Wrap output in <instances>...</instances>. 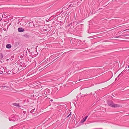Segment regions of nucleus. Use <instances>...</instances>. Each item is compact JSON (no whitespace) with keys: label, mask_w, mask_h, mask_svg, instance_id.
I'll return each mask as SVG.
<instances>
[{"label":"nucleus","mask_w":129,"mask_h":129,"mask_svg":"<svg viewBox=\"0 0 129 129\" xmlns=\"http://www.w3.org/2000/svg\"><path fill=\"white\" fill-rule=\"evenodd\" d=\"M11 45L10 44H8L6 45V47L8 49H10L11 47Z\"/></svg>","instance_id":"obj_10"},{"label":"nucleus","mask_w":129,"mask_h":129,"mask_svg":"<svg viewBox=\"0 0 129 129\" xmlns=\"http://www.w3.org/2000/svg\"><path fill=\"white\" fill-rule=\"evenodd\" d=\"M123 72V71H122V72Z\"/></svg>","instance_id":"obj_31"},{"label":"nucleus","mask_w":129,"mask_h":129,"mask_svg":"<svg viewBox=\"0 0 129 129\" xmlns=\"http://www.w3.org/2000/svg\"><path fill=\"white\" fill-rule=\"evenodd\" d=\"M86 95H83V94H82V95H81V96L82 97H84V96H85Z\"/></svg>","instance_id":"obj_19"},{"label":"nucleus","mask_w":129,"mask_h":129,"mask_svg":"<svg viewBox=\"0 0 129 129\" xmlns=\"http://www.w3.org/2000/svg\"><path fill=\"white\" fill-rule=\"evenodd\" d=\"M123 72V71H122V72Z\"/></svg>","instance_id":"obj_30"},{"label":"nucleus","mask_w":129,"mask_h":129,"mask_svg":"<svg viewBox=\"0 0 129 129\" xmlns=\"http://www.w3.org/2000/svg\"><path fill=\"white\" fill-rule=\"evenodd\" d=\"M128 68H129V66H128Z\"/></svg>","instance_id":"obj_28"},{"label":"nucleus","mask_w":129,"mask_h":129,"mask_svg":"<svg viewBox=\"0 0 129 129\" xmlns=\"http://www.w3.org/2000/svg\"><path fill=\"white\" fill-rule=\"evenodd\" d=\"M71 6H72V7H74V4H70L69 5V7H71Z\"/></svg>","instance_id":"obj_15"},{"label":"nucleus","mask_w":129,"mask_h":129,"mask_svg":"<svg viewBox=\"0 0 129 129\" xmlns=\"http://www.w3.org/2000/svg\"><path fill=\"white\" fill-rule=\"evenodd\" d=\"M92 94V92H91L90 93V94Z\"/></svg>","instance_id":"obj_22"},{"label":"nucleus","mask_w":129,"mask_h":129,"mask_svg":"<svg viewBox=\"0 0 129 129\" xmlns=\"http://www.w3.org/2000/svg\"><path fill=\"white\" fill-rule=\"evenodd\" d=\"M13 105L15 106L16 107H19V104L18 103L17 104V103H13Z\"/></svg>","instance_id":"obj_11"},{"label":"nucleus","mask_w":129,"mask_h":129,"mask_svg":"<svg viewBox=\"0 0 129 129\" xmlns=\"http://www.w3.org/2000/svg\"><path fill=\"white\" fill-rule=\"evenodd\" d=\"M20 66L22 67H24V63L22 62H20Z\"/></svg>","instance_id":"obj_12"},{"label":"nucleus","mask_w":129,"mask_h":129,"mask_svg":"<svg viewBox=\"0 0 129 129\" xmlns=\"http://www.w3.org/2000/svg\"><path fill=\"white\" fill-rule=\"evenodd\" d=\"M18 30L19 32H21L24 31V29L22 28L19 27L18 28Z\"/></svg>","instance_id":"obj_7"},{"label":"nucleus","mask_w":129,"mask_h":129,"mask_svg":"<svg viewBox=\"0 0 129 129\" xmlns=\"http://www.w3.org/2000/svg\"><path fill=\"white\" fill-rule=\"evenodd\" d=\"M119 76V75H118V76H117V77L118 78L119 77V76Z\"/></svg>","instance_id":"obj_24"},{"label":"nucleus","mask_w":129,"mask_h":129,"mask_svg":"<svg viewBox=\"0 0 129 129\" xmlns=\"http://www.w3.org/2000/svg\"><path fill=\"white\" fill-rule=\"evenodd\" d=\"M81 80V79H80L79 80V81H80V80Z\"/></svg>","instance_id":"obj_26"},{"label":"nucleus","mask_w":129,"mask_h":129,"mask_svg":"<svg viewBox=\"0 0 129 129\" xmlns=\"http://www.w3.org/2000/svg\"><path fill=\"white\" fill-rule=\"evenodd\" d=\"M9 119L10 121H14L20 119V118L19 116L16 115H12L9 117Z\"/></svg>","instance_id":"obj_1"},{"label":"nucleus","mask_w":129,"mask_h":129,"mask_svg":"<svg viewBox=\"0 0 129 129\" xmlns=\"http://www.w3.org/2000/svg\"><path fill=\"white\" fill-rule=\"evenodd\" d=\"M81 93H80V95H81Z\"/></svg>","instance_id":"obj_27"},{"label":"nucleus","mask_w":129,"mask_h":129,"mask_svg":"<svg viewBox=\"0 0 129 129\" xmlns=\"http://www.w3.org/2000/svg\"><path fill=\"white\" fill-rule=\"evenodd\" d=\"M29 25L30 27H32L34 25V23L33 22H30L29 23Z\"/></svg>","instance_id":"obj_9"},{"label":"nucleus","mask_w":129,"mask_h":129,"mask_svg":"<svg viewBox=\"0 0 129 129\" xmlns=\"http://www.w3.org/2000/svg\"><path fill=\"white\" fill-rule=\"evenodd\" d=\"M95 93H94V94H93V95H95Z\"/></svg>","instance_id":"obj_25"},{"label":"nucleus","mask_w":129,"mask_h":129,"mask_svg":"<svg viewBox=\"0 0 129 129\" xmlns=\"http://www.w3.org/2000/svg\"><path fill=\"white\" fill-rule=\"evenodd\" d=\"M122 72H121L120 74L119 75V76H122Z\"/></svg>","instance_id":"obj_18"},{"label":"nucleus","mask_w":129,"mask_h":129,"mask_svg":"<svg viewBox=\"0 0 129 129\" xmlns=\"http://www.w3.org/2000/svg\"><path fill=\"white\" fill-rule=\"evenodd\" d=\"M2 17H3V15H2Z\"/></svg>","instance_id":"obj_29"},{"label":"nucleus","mask_w":129,"mask_h":129,"mask_svg":"<svg viewBox=\"0 0 129 129\" xmlns=\"http://www.w3.org/2000/svg\"><path fill=\"white\" fill-rule=\"evenodd\" d=\"M3 57V55L2 53H1L0 55V58L1 59H2Z\"/></svg>","instance_id":"obj_14"},{"label":"nucleus","mask_w":129,"mask_h":129,"mask_svg":"<svg viewBox=\"0 0 129 129\" xmlns=\"http://www.w3.org/2000/svg\"><path fill=\"white\" fill-rule=\"evenodd\" d=\"M53 101V100L51 99V100H50V101Z\"/></svg>","instance_id":"obj_21"},{"label":"nucleus","mask_w":129,"mask_h":129,"mask_svg":"<svg viewBox=\"0 0 129 129\" xmlns=\"http://www.w3.org/2000/svg\"><path fill=\"white\" fill-rule=\"evenodd\" d=\"M72 22H71V23H70V24L68 25H67L68 26H70V25H72Z\"/></svg>","instance_id":"obj_17"},{"label":"nucleus","mask_w":129,"mask_h":129,"mask_svg":"<svg viewBox=\"0 0 129 129\" xmlns=\"http://www.w3.org/2000/svg\"><path fill=\"white\" fill-rule=\"evenodd\" d=\"M21 118L24 119L26 118V112L25 111H23L22 112V114L21 115Z\"/></svg>","instance_id":"obj_4"},{"label":"nucleus","mask_w":129,"mask_h":129,"mask_svg":"<svg viewBox=\"0 0 129 129\" xmlns=\"http://www.w3.org/2000/svg\"><path fill=\"white\" fill-rule=\"evenodd\" d=\"M51 28L50 27L47 26L46 27H43V30L44 31H46L48 30V31H50V30Z\"/></svg>","instance_id":"obj_6"},{"label":"nucleus","mask_w":129,"mask_h":129,"mask_svg":"<svg viewBox=\"0 0 129 129\" xmlns=\"http://www.w3.org/2000/svg\"><path fill=\"white\" fill-rule=\"evenodd\" d=\"M12 71V70H11L10 71V70H8L7 71H6V72L8 74H10V73L11 72V71Z\"/></svg>","instance_id":"obj_13"},{"label":"nucleus","mask_w":129,"mask_h":129,"mask_svg":"<svg viewBox=\"0 0 129 129\" xmlns=\"http://www.w3.org/2000/svg\"><path fill=\"white\" fill-rule=\"evenodd\" d=\"M71 112L67 116V118L68 117L71 115Z\"/></svg>","instance_id":"obj_16"},{"label":"nucleus","mask_w":129,"mask_h":129,"mask_svg":"<svg viewBox=\"0 0 129 129\" xmlns=\"http://www.w3.org/2000/svg\"><path fill=\"white\" fill-rule=\"evenodd\" d=\"M107 102L108 105L113 108L121 107H122L119 104H114L111 101H107Z\"/></svg>","instance_id":"obj_2"},{"label":"nucleus","mask_w":129,"mask_h":129,"mask_svg":"<svg viewBox=\"0 0 129 129\" xmlns=\"http://www.w3.org/2000/svg\"><path fill=\"white\" fill-rule=\"evenodd\" d=\"M125 36H128V34H126L125 35Z\"/></svg>","instance_id":"obj_20"},{"label":"nucleus","mask_w":129,"mask_h":129,"mask_svg":"<svg viewBox=\"0 0 129 129\" xmlns=\"http://www.w3.org/2000/svg\"><path fill=\"white\" fill-rule=\"evenodd\" d=\"M0 87L2 90H3L4 91L7 90H9L11 89L9 85L2 86H1Z\"/></svg>","instance_id":"obj_3"},{"label":"nucleus","mask_w":129,"mask_h":129,"mask_svg":"<svg viewBox=\"0 0 129 129\" xmlns=\"http://www.w3.org/2000/svg\"><path fill=\"white\" fill-rule=\"evenodd\" d=\"M4 72H5L4 68L2 67L0 68V74H5V73H4Z\"/></svg>","instance_id":"obj_5"},{"label":"nucleus","mask_w":129,"mask_h":129,"mask_svg":"<svg viewBox=\"0 0 129 129\" xmlns=\"http://www.w3.org/2000/svg\"><path fill=\"white\" fill-rule=\"evenodd\" d=\"M85 41V40L83 41V42H84Z\"/></svg>","instance_id":"obj_23"},{"label":"nucleus","mask_w":129,"mask_h":129,"mask_svg":"<svg viewBox=\"0 0 129 129\" xmlns=\"http://www.w3.org/2000/svg\"><path fill=\"white\" fill-rule=\"evenodd\" d=\"M88 117V116H85V117L84 118L82 119L81 121V123H83L85 121L86 119Z\"/></svg>","instance_id":"obj_8"}]
</instances>
